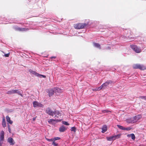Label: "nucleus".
Instances as JSON below:
<instances>
[{"mask_svg": "<svg viewBox=\"0 0 146 146\" xmlns=\"http://www.w3.org/2000/svg\"><path fill=\"white\" fill-rule=\"evenodd\" d=\"M139 115L131 117L127 119V122L129 123H133L137 122L141 118Z\"/></svg>", "mask_w": 146, "mask_h": 146, "instance_id": "1", "label": "nucleus"}, {"mask_svg": "<svg viewBox=\"0 0 146 146\" xmlns=\"http://www.w3.org/2000/svg\"><path fill=\"white\" fill-rule=\"evenodd\" d=\"M113 83V82L111 80H108L106 82L103 84L101 86L98 88H96L94 89H92L93 91H100L102 88H104L105 87L108 86L109 84Z\"/></svg>", "mask_w": 146, "mask_h": 146, "instance_id": "2", "label": "nucleus"}, {"mask_svg": "<svg viewBox=\"0 0 146 146\" xmlns=\"http://www.w3.org/2000/svg\"><path fill=\"white\" fill-rule=\"evenodd\" d=\"M88 24L85 23H78L74 25V28L77 29H80L85 28Z\"/></svg>", "mask_w": 146, "mask_h": 146, "instance_id": "3", "label": "nucleus"}, {"mask_svg": "<svg viewBox=\"0 0 146 146\" xmlns=\"http://www.w3.org/2000/svg\"><path fill=\"white\" fill-rule=\"evenodd\" d=\"M133 67L134 69H139L141 70H144L146 68L145 66L139 64H134L133 65Z\"/></svg>", "mask_w": 146, "mask_h": 146, "instance_id": "4", "label": "nucleus"}, {"mask_svg": "<svg viewBox=\"0 0 146 146\" xmlns=\"http://www.w3.org/2000/svg\"><path fill=\"white\" fill-rule=\"evenodd\" d=\"M131 47L136 53H139L141 52V48L136 45H131Z\"/></svg>", "mask_w": 146, "mask_h": 146, "instance_id": "5", "label": "nucleus"}, {"mask_svg": "<svg viewBox=\"0 0 146 146\" xmlns=\"http://www.w3.org/2000/svg\"><path fill=\"white\" fill-rule=\"evenodd\" d=\"M46 113L49 115L53 116L54 115V111L52 110L50 108L48 107L46 110Z\"/></svg>", "mask_w": 146, "mask_h": 146, "instance_id": "6", "label": "nucleus"}, {"mask_svg": "<svg viewBox=\"0 0 146 146\" xmlns=\"http://www.w3.org/2000/svg\"><path fill=\"white\" fill-rule=\"evenodd\" d=\"M67 128L64 125H62L59 128V131L60 133L64 132L66 130Z\"/></svg>", "mask_w": 146, "mask_h": 146, "instance_id": "7", "label": "nucleus"}, {"mask_svg": "<svg viewBox=\"0 0 146 146\" xmlns=\"http://www.w3.org/2000/svg\"><path fill=\"white\" fill-rule=\"evenodd\" d=\"M54 113L55 117L58 118L60 116H61V114L60 113L59 111L55 110L54 111Z\"/></svg>", "mask_w": 146, "mask_h": 146, "instance_id": "8", "label": "nucleus"}, {"mask_svg": "<svg viewBox=\"0 0 146 146\" xmlns=\"http://www.w3.org/2000/svg\"><path fill=\"white\" fill-rule=\"evenodd\" d=\"M15 29L17 31H26L29 30L28 29H25L23 28L17 27Z\"/></svg>", "mask_w": 146, "mask_h": 146, "instance_id": "9", "label": "nucleus"}, {"mask_svg": "<svg viewBox=\"0 0 146 146\" xmlns=\"http://www.w3.org/2000/svg\"><path fill=\"white\" fill-rule=\"evenodd\" d=\"M8 142L10 143V145H13L15 144V142L13 138L9 137L8 139Z\"/></svg>", "mask_w": 146, "mask_h": 146, "instance_id": "10", "label": "nucleus"}, {"mask_svg": "<svg viewBox=\"0 0 146 146\" xmlns=\"http://www.w3.org/2000/svg\"><path fill=\"white\" fill-rule=\"evenodd\" d=\"M23 92H7V93L8 94H14L17 93L19 95H20L21 96L23 97Z\"/></svg>", "mask_w": 146, "mask_h": 146, "instance_id": "11", "label": "nucleus"}, {"mask_svg": "<svg viewBox=\"0 0 146 146\" xmlns=\"http://www.w3.org/2000/svg\"><path fill=\"white\" fill-rule=\"evenodd\" d=\"M102 132L104 133L107 130V126L106 125H104L102 126Z\"/></svg>", "mask_w": 146, "mask_h": 146, "instance_id": "12", "label": "nucleus"}, {"mask_svg": "<svg viewBox=\"0 0 146 146\" xmlns=\"http://www.w3.org/2000/svg\"><path fill=\"white\" fill-rule=\"evenodd\" d=\"M7 121L9 123L12 124L13 123V121L11 120L10 118L8 116H7L6 117Z\"/></svg>", "mask_w": 146, "mask_h": 146, "instance_id": "13", "label": "nucleus"}, {"mask_svg": "<svg viewBox=\"0 0 146 146\" xmlns=\"http://www.w3.org/2000/svg\"><path fill=\"white\" fill-rule=\"evenodd\" d=\"M128 137H131L132 139L133 140H134L135 138V135L133 133H131L128 134L127 135Z\"/></svg>", "mask_w": 146, "mask_h": 146, "instance_id": "14", "label": "nucleus"}, {"mask_svg": "<svg viewBox=\"0 0 146 146\" xmlns=\"http://www.w3.org/2000/svg\"><path fill=\"white\" fill-rule=\"evenodd\" d=\"M121 135V134H118L116 135H115L113 136V140H115L116 139H118L120 138V136Z\"/></svg>", "mask_w": 146, "mask_h": 146, "instance_id": "15", "label": "nucleus"}, {"mask_svg": "<svg viewBox=\"0 0 146 146\" xmlns=\"http://www.w3.org/2000/svg\"><path fill=\"white\" fill-rule=\"evenodd\" d=\"M2 125L3 127L5 128L6 126V124L4 117L3 119Z\"/></svg>", "mask_w": 146, "mask_h": 146, "instance_id": "16", "label": "nucleus"}, {"mask_svg": "<svg viewBox=\"0 0 146 146\" xmlns=\"http://www.w3.org/2000/svg\"><path fill=\"white\" fill-rule=\"evenodd\" d=\"M29 72H30V73L33 74H34L35 75V76H38V73H37L35 71H33L31 70H30L29 71Z\"/></svg>", "mask_w": 146, "mask_h": 146, "instance_id": "17", "label": "nucleus"}, {"mask_svg": "<svg viewBox=\"0 0 146 146\" xmlns=\"http://www.w3.org/2000/svg\"><path fill=\"white\" fill-rule=\"evenodd\" d=\"M33 104L34 107H36L38 106V103L36 101L33 102Z\"/></svg>", "mask_w": 146, "mask_h": 146, "instance_id": "18", "label": "nucleus"}, {"mask_svg": "<svg viewBox=\"0 0 146 146\" xmlns=\"http://www.w3.org/2000/svg\"><path fill=\"white\" fill-rule=\"evenodd\" d=\"M60 89L57 87H56L54 88L53 89L52 91H60Z\"/></svg>", "mask_w": 146, "mask_h": 146, "instance_id": "19", "label": "nucleus"}, {"mask_svg": "<svg viewBox=\"0 0 146 146\" xmlns=\"http://www.w3.org/2000/svg\"><path fill=\"white\" fill-rule=\"evenodd\" d=\"M94 45L95 46L99 48L100 49H101L100 45L98 43H94Z\"/></svg>", "mask_w": 146, "mask_h": 146, "instance_id": "20", "label": "nucleus"}, {"mask_svg": "<svg viewBox=\"0 0 146 146\" xmlns=\"http://www.w3.org/2000/svg\"><path fill=\"white\" fill-rule=\"evenodd\" d=\"M54 119H49L48 121V123L50 124H53V121H54Z\"/></svg>", "mask_w": 146, "mask_h": 146, "instance_id": "21", "label": "nucleus"}, {"mask_svg": "<svg viewBox=\"0 0 146 146\" xmlns=\"http://www.w3.org/2000/svg\"><path fill=\"white\" fill-rule=\"evenodd\" d=\"M107 139L108 141H111L112 140H114L112 136L107 137Z\"/></svg>", "mask_w": 146, "mask_h": 146, "instance_id": "22", "label": "nucleus"}, {"mask_svg": "<svg viewBox=\"0 0 146 146\" xmlns=\"http://www.w3.org/2000/svg\"><path fill=\"white\" fill-rule=\"evenodd\" d=\"M117 126L120 129L124 130L125 127L119 125H117Z\"/></svg>", "mask_w": 146, "mask_h": 146, "instance_id": "23", "label": "nucleus"}, {"mask_svg": "<svg viewBox=\"0 0 146 146\" xmlns=\"http://www.w3.org/2000/svg\"><path fill=\"white\" fill-rule=\"evenodd\" d=\"M76 128L75 127H73L71 128L70 129V130L71 131H73L74 132H75L76 131Z\"/></svg>", "mask_w": 146, "mask_h": 146, "instance_id": "24", "label": "nucleus"}, {"mask_svg": "<svg viewBox=\"0 0 146 146\" xmlns=\"http://www.w3.org/2000/svg\"><path fill=\"white\" fill-rule=\"evenodd\" d=\"M62 123L66 125H69V124L68 122L65 121H62Z\"/></svg>", "mask_w": 146, "mask_h": 146, "instance_id": "25", "label": "nucleus"}, {"mask_svg": "<svg viewBox=\"0 0 146 146\" xmlns=\"http://www.w3.org/2000/svg\"><path fill=\"white\" fill-rule=\"evenodd\" d=\"M139 98L144 99L145 100H146V96H139Z\"/></svg>", "mask_w": 146, "mask_h": 146, "instance_id": "26", "label": "nucleus"}, {"mask_svg": "<svg viewBox=\"0 0 146 146\" xmlns=\"http://www.w3.org/2000/svg\"><path fill=\"white\" fill-rule=\"evenodd\" d=\"M37 76L40 78H41L42 77L44 78H45L46 77V76H45L40 74H38V76Z\"/></svg>", "mask_w": 146, "mask_h": 146, "instance_id": "27", "label": "nucleus"}, {"mask_svg": "<svg viewBox=\"0 0 146 146\" xmlns=\"http://www.w3.org/2000/svg\"><path fill=\"white\" fill-rule=\"evenodd\" d=\"M131 129V128L130 127H124V130H126L127 131H129Z\"/></svg>", "mask_w": 146, "mask_h": 146, "instance_id": "28", "label": "nucleus"}, {"mask_svg": "<svg viewBox=\"0 0 146 146\" xmlns=\"http://www.w3.org/2000/svg\"><path fill=\"white\" fill-rule=\"evenodd\" d=\"M60 139V137H54V138H53V141H55L59 140Z\"/></svg>", "mask_w": 146, "mask_h": 146, "instance_id": "29", "label": "nucleus"}, {"mask_svg": "<svg viewBox=\"0 0 146 146\" xmlns=\"http://www.w3.org/2000/svg\"><path fill=\"white\" fill-rule=\"evenodd\" d=\"M48 92V95L49 97L53 95L55 92Z\"/></svg>", "mask_w": 146, "mask_h": 146, "instance_id": "30", "label": "nucleus"}, {"mask_svg": "<svg viewBox=\"0 0 146 146\" xmlns=\"http://www.w3.org/2000/svg\"><path fill=\"white\" fill-rule=\"evenodd\" d=\"M102 112L103 113H108L109 112H110V111L108 110H103L102 111Z\"/></svg>", "mask_w": 146, "mask_h": 146, "instance_id": "31", "label": "nucleus"}, {"mask_svg": "<svg viewBox=\"0 0 146 146\" xmlns=\"http://www.w3.org/2000/svg\"><path fill=\"white\" fill-rule=\"evenodd\" d=\"M62 120L61 119H54V121H56L57 122H60Z\"/></svg>", "mask_w": 146, "mask_h": 146, "instance_id": "32", "label": "nucleus"}, {"mask_svg": "<svg viewBox=\"0 0 146 146\" xmlns=\"http://www.w3.org/2000/svg\"><path fill=\"white\" fill-rule=\"evenodd\" d=\"M4 136H0V141H3L4 140Z\"/></svg>", "mask_w": 146, "mask_h": 146, "instance_id": "33", "label": "nucleus"}, {"mask_svg": "<svg viewBox=\"0 0 146 146\" xmlns=\"http://www.w3.org/2000/svg\"><path fill=\"white\" fill-rule=\"evenodd\" d=\"M0 136H4V132L3 131H1L0 134Z\"/></svg>", "mask_w": 146, "mask_h": 146, "instance_id": "34", "label": "nucleus"}, {"mask_svg": "<svg viewBox=\"0 0 146 146\" xmlns=\"http://www.w3.org/2000/svg\"><path fill=\"white\" fill-rule=\"evenodd\" d=\"M46 140L47 141H53V138H51L50 139H48V138H46Z\"/></svg>", "mask_w": 146, "mask_h": 146, "instance_id": "35", "label": "nucleus"}, {"mask_svg": "<svg viewBox=\"0 0 146 146\" xmlns=\"http://www.w3.org/2000/svg\"><path fill=\"white\" fill-rule=\"evenodd\" d=\"M52 145H54L55 146H57L58 145V144L56 143L54 141H53Z\"/></svg>", "mask_w": 146, "mask_h": 146, "instance_id": "36", "label": "nucleus"}, {"mask_svg": "<svg viewBox=\"0 0 146 146\" xmlns=\"http://www.w3.org/2000/svg\"><path fill=\"white\" fill-rule=\"evenodd\" d=\"M8 129L10 133H11V129H10V127L9 125H8Z\"/></svg>", "mask_w": 146, "mask_h": 146, "instance_id": "37", "label": "nucleus"}, {"mask_svg": "<svg viewBox=\"0 0 146 146\" xmlns=\"http://www.w3.org/2000/svg\"><path fill=\"white\" fill-rule=\"evenodd\" d=\"M9 53L7 54H5L4 56L6 57H8L9 56Z\"/></svg>", "mask_w": 146, "mask_h": 146, "instance_id": "38", "label": "nucleus"}, {"mask_svg": "<svg viewBox=\"0 0 146 146\" xmlns=\"http://www.w3.org/2000/svg\"><path fill=\"white\" fill-rule=\"evenodd\" d=\"M2 143L0 141V146H2Z\"/></svg>", "mask_w": 146, "mask_h": 146, "instance_id": "39", "label": "nucleus"}, {"mask_svg": "<svg viewBox=\"0 0 146 146\" xmlns=\"http://www.w3.org/2000/svg\"><path fill=\"white\" fill-rule=\"evenodd\" d=\"M51 58H56V57L55 56H52L51 57Z\"/></svg>", "mask_w": 146, "mask_h": 146, "instance_id": "40", "label": "nucleus"}, {"mask_svg": "<svg viewBox=\"0 0 146 146\" xmlns=\"http://www.w3.org/2000/svg\"><path fill=\"white\" fill-rule=\"evenodd\" d=\"M35 118H33V120L34 121L35 120Z\"/></svg>", "mask_w": 146, "mask_h": 146, "instance_id": "41", "label": "nucleus"}, {"mask_svg": "<svg viewBox=\"0 0 146 146\" xmlns=\"http://www.w3.org/2000/svg\"><path fill=\"white\" fill-rule=\"evenodd\" d=\"M15 91H15H17V90H15L14 91Z\"/></svg>", "mask_w": 146, "mask_h": 146, "instance_id": "42", "label": "nucleus"}]
</instances>
